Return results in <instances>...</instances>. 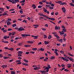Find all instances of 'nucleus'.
Returning a JSON list of instances; mask_svg holds the SVG:
<instances>
[{"instance_id":"nucleus-1","label":"nucleus","mask_w":74,"mask_h":74,"mask_svg":"<svg viewBox=\"0 0 74 74\" xmlns=\"http://www.w3.org/2000/svg\"><path fill=\"white\" fill-rule=\"evenodd\" d=\"M67 32V30L65 29H62V30L61 32L59 31V33L60 34V35L62 36V35H63V34H64V32Z\"/></svg>"},{"instance_id":"nucleus-2","label":"nucleus","mask_w":74,"mask_h":74,"mask_svg":"<svg viewBox=\"0 0 74 74\" xmlns=\"http://www.w3.org/2000/svg\"><path fill=\"white\" fill-rule=\"evenodd\" d=\"M21 36L23 38H26L27 36H30V34H21Z\"/></svg>"},{"instance_id":"nucleus-3","label":"nucleus","mask_w":74,"mask_h":74,"mask_svg":"<svg viewBox=\"0 0 74 74\" xmlns=\"http://www.w3.org/2000/svg\"><path fill=\"white\" fill-rule=\"evenodd\" d=\"M23 30H25V29H24L22 27H20L18 28V31L19 32H21V31H23Z\"/></svg>"},{"instance_id":"nucleus-4","label":"nucleus","mask_w":74,"mask_h":74,"mask_svg":"<svg viewBox=\"0 0 74 74\" xmlns=\"http://www.w3.org/2000/svg\"><path fill=\"white\" fill-rule=\"evenodd\" d=\"M31 37H34V39H37V38H38V35L36 36H34V35H31Z\"/></svg>"},{"instance_id":"nucleus-5","label":"nucleus","mask_w":74,"mask_h":74,"mask_svg":"<svg viewBox=\"0 0 74 74\" xmlns=\"http://www.w3.org/2000/svg\"><path fill=\"white\" fill-rule=\"evenodd\" d=\"M62 11H63L64 13H65L66 12V9L64 7H63V8H62Z\"/></svg>"},{"instance_id":"nucleus-6","label":"nucleus","mask_w":74,"mask_h":74,"mask_svg":"<svg viewBox=\"0 0 74 74\" xmlns=\"http://www.w3.org/2000/svg\"><path fill=\"white\" fill-rule=\"evenodd\" d=\"M10 38V36H5L4 37V39H5V40H6V39H7V38Z\"/></svg>"},{"instance_id":"nucleus-7","label":"nucleus","mask_w":74,"mask_h":74,"mask_svg":"<svg viewBox=\"0 0 74 74\" xmlns=\"http://www.w3.org/2000/svg\"><path fill=\"white\" fill-rule=\"evenodd\" d=\"M32 6L33 8L34 9H35V8H36V5L34 4H33L32 5Z\"/></svg>"},{"instance_id":"nucleus-8","label":"nucleus","mask_w":74,"mask_h":74,"mask_svg":"<svg viewBox=\"0 0 74 74\" xmlns=\"http://www.w3.org/2000/svg\"><path fill=\"white\" fill-rule=\"evenodd\" d=\"M24 47H31V45H24Z\"/></svg>"},{"instance_id":"nucleus-9","label":"nucleus","mask_w":74,"mask_h":74,"mask_svg":"<svg viewBox=\"0 0 74 74\" xmlns=\"http://www.w3.org/2000/svg\"><path fill=\"white\" fill-rule=\"evenodd\" d=\"M49 19H50L51 21H55V19L54 18H49Z\"/></svg>"},{"instance_id":"nucleus-10","label":"nucleus","mask_w":74,"mask_h":74,"mask_svg":"<svg viewBox=\"0 0 74 74\" xmlns=\"http://www.w3.org/2000/svg\"><path fill=\"white\" fill-rule=\"evenodd\" d=\"M17 53L18 54L19 53V54H22L23 53V51H18L17 52Z\"/></svg>"},{"instance_id":"nucleus-11","label":"nucleus","mask_w":74,"mask_h":74,"mask_svg":"<svg viewBox=\"0 0 74 74\" xmlns=\"http://www.w3.org/2000/svg\"><path fill=\"white\" fill-rule=\"evenodd\" d=\"M60 5H64V4L65 5L67 4V3H66V2H63L61 3H60Z\"/></svg>"},{"instance_id":"nucleus-12","label":"nucleus","mask_w":74,"mask_h":74,"mask_svg":"<svg viewBox=\"0 0 74 74\" xmlns=\"http://www.w3.org/2000/svg\"><path fill=\"white\" fill-rule=\"evenodd\" d=\"M7 67V65H3L1 66V67L4 69L5 68H6Z\"/></svg>"},{"instance_id":"nucleus-13","label":"nucleus","mask_w":74,"mask_h":74,"mask_svg":"<svg viewBox=\"0 0 74 74\" xmlns=\"http://www.w3.org/2000/svg\"><path fill=\"white\" fill-rule=\"evenodd\" d=\"M45 18H47V19H49V17H48V16H46L45 15H44V16H43Z\"/></svg>"},{"instance_id":"nucleus-14","label":"nucleus","mask_w":74,"mask_h":74,"mask_svg":"<svg viewBox=\"0 0 74 74\" xmlns=\"http://www.w3.org/2000/svg\"><path fill=\"white\" fill-rule=\"evenodd\" d=\"M44 42L45 45H47V44H48L49 43V42H47L46 41H45Z\"/></svg>"},{"instance_id":"nucleus-15","label":"nucleus","mask_w":74,"mask_h":74,"mask_svg":"<svg viewBox=\"0 0 74 74\" xmlns=\"http://www.w3.org/2000/svg\"><path fill=\"white\" fill-rule=\"evenodd\" d=\"M54 36H55V37H56L58 38H60V37H59V36H58L57 34L56 35H54Z\"/></svg>"},{"instance_id":"nucleus-16","label":"nucleus","mask_w":74,"mask_h":74,"mask_svg":"<svg viewBox=\"0 0 74 74\" xmlns=\"http://www.w3.org/2000/svg\"><path fill=\"white\" fill-rule=\"evenodd\" d=\"M48 57H46L45 58V59H44L43 60L44 61H45V62H46V61H47V60H48Z\"/></svg>"},{"instance_id":"nucleus-17","label":"nucleus","mask_w":74,"mask_h":74,"mask_svg":"<svg viewBox=\"0 0 74 74\" xmlns=\"http://www.w3.org/2000/svg\"><path fill=\"white\" fill-rule=\"evenodd\" d=\"M41 72L42 73V74H45L46 73V71H41Z\"/></svg>"},{"instance_id":"nucleus-18","label":"nucleus","mask_w":74,"mask_h":74,"mask_svg":"<svg viewBox=\"0 0 74 74\" xmlns=\"http://www.w3.org/2000/svg\"><path fill=\"white\" fill-rule=\"evenodd\" d=\"M44 49H45L44 48H41L39 50V51H44Z\"/></svg>"},{"instance_id":"nucleus-19","label":"nucleus","mask_w":74,"mask_h":74,"mask_svg":"<svg viewBox=\"0 0 74 74\" xmlns=\"http://www.w3.org/2000/svg\"><path fill=\"white\" fill-rule=\"evenodd\" d=\"M23 10V9H21L20 10V12L21 14H23V10Z\"/></svg>"},{"instance_id":"nucleus-20","label":"nucleus","mask_w":74,"mask_h":74,"mask_svg":"<svg viewBox=\"0 0 74 74\" xmlns=\"http://www.w3.org/2000/svg\"><path fill=\"white\" fill-rule=\"evenodd\" d=\"M68 55H69V56H72L73 57L74 56L73 55L71 54V53H70L69 52L68 53Z\"/></svg>"},{"instance_id":"nucleus-21","label":"nucleus","mask_w":74,"mask_h":74,"mask_svg":"<svg viewBox=\"0 0 74 74\" xmlns=\"http://www.w3.org/2000/svg\"><path fill=\"white\" fill-rule=\"evenodd\" d=\"M54 53H56V54L57 56H58V55H59V54H58V52H57L56 51H55Z\"/></svg>"},{"instance_id":"nucleus-22","label":"nucleus","mask_w":74,"mask_h":74,"mask_svg":"<svg viewBox=\"0 0 74 74\" xmlns=\"http://www.w3.org/2000/svg\"><path fill=\"white\" fill-rule=\"evenodd\" d=\"M9 50H10V51H12L14 50V48H13L12 47L11 48H9Z\"/></svg>"},{"instance_id":"nucleus-23","label":"nucleus","mask_w":74,"mask_h":74,"mask_svg":"<svg viewBox=\"0 0 74 74\" xmlns=\"http://www.w3.org/2000/svg\"><path fill=\"white\" fill-rule=\"evenodd\" d=\"M49 36L48 37V39H50L51 38V37H52V36L51 35H49Z\"/></svg>"},{"instance_id":"nucleus-24","label":"nucleus","mask_w":74,"mask_h":74,"mask_svg":"<svg viewBox=\"0 0 74 74\" xmlns=\"http://www.w3.org/2000/svg\"><path fill=\"white\" fill-rule=\"evenodd\" d=\"M11 22L10 21H8L7 22V25H10Z\"/></svg>"},{"instance_id":"nucleus-25","label":"nucleus","mask_w":74,"mask_h":74,"mask_svg":"<svg viewBox=\"0 0 74 74\" xmlns=\"http://www.w3.org/2000/svg\"><path fill=\"white\" fill-rule=\"evenodd\" d=\"M69 4L71 6H72V7H74V4H73V3H69Z\"/></svg>"},{"instance_id":"nucleus-26","label":"nucleus","mask_w":74,"mask_h":74,"mask_svg":"<svg viewBox=\"0 0 74 74\" xmlns=\"http://www.w3.org/2000/svg\"><path fill=\"white\" fill-rule=\"evenodd\" d=\"M24 61L25 62H26V63H28V62H29L28 60H27L25 59H24Z\"/></svg>"},{"instance_id":"nucleus-27","label":"nucleus","mask_w":74,"mask_h":74,"mask_svg":"<svg viewBox=\"0 0 74 74\" xmlns=\"http://www.w3.org/2000/svg\"><path fill=\"white\" fill-rule=\"evenodd\" d=\"M16 33L15 32H12V36H14V35H15V34Z\"/></svg>"},{"instance_id":"nucleus-28","label":"nucleus","mask_w":74,"mask_h":74,"mask_svg":"<svg viewBox=\"0 0 74 74\" xmlns=\"http://www.w3.org/2000/svg\"><path fill=\"white\" fill-rule=\"evenodd\" d=\"M50 59H51L52 60V59H55V57L52 56L51 58Z\"/></svg>"},{"instance_id":"nucleus-29","label":"nucleus","mask_w":74,"mask_h":74,"mask_svg":"<svg viewBox=\"0 0 74 74\" xmlns=\"http://www.w3.org/2000/svg\"><path fill=\"white\" fill-rule=\"evenodd\" d=\"M49 69H50L48 67H46L45 68V69H44L45 70H46V69H47V70H49Z\"/></svg>"},{"instance_id":"nucleus-30","label":"nucleus","mask_w":74,"mask_h":74,"mask_svg":"<svg viewBox=\"0 0 74 74\" xmlns=\"http://www.w3.org/2000/svg\"><path fill=\"white\" fill-rule=\"evenodd\" d=\"M58 41H59L60 42H61L63 41V39H58Z\"/></svg>"},{"instance_id":"nucleus-31","label":"nucleus","mask_w":74,"mask_h":74,"mask_svg":"<svg viewBox=\"0 0 74 74\" xmlns=\"http://www.w3.org/2000/svg\"><path fill=\"white\" fill-rule=\"evenodd\" d=\"M43 11L45 12H47V10L45 9V8H44L43 9Z\"/></svg>"},{"instance_id":"nucleus-32","label":"nucleus","mask_w":74,"mask_h":74,"mask_svg":"<svg viewBox=\"0 0 74 74\" xmlns=\"http://www.w3.org/2000/svg\"><path fill=\"white\" fill-rule=\"evenodd\" d=\"M2 42H4L5 43H6V44H8V43H9V42H8V41H2Z\"/></svg>"},{"instance_id":"nucleus-33","label":"nucleus","mask_w":74,"mask_h":74,"mask_svg":"<svg viewBox=\"0 0 74 74\" xmlns=\"http://www.w3.org/2000/svg\"><path fill=\"white\" fill-rule=\"evenodd\" d=\"M38 14H39V15H40V16H44V15L43 14H40V13H38Z\"/></svg>"},{"instance_id":"nucleus-34","label":"nucleus","mask_w":74,"mask_h":74,"mask_svg":"<svg viewBox=\"0 0 74 74\" xmlns=\"http://www.w3.org/2000/svg\"><path fill=\"white\" fill-rule=\"evenodd\" d=\"M69 60H70L71 61L73 62H74V61L73 60V58H69Z\"/></svg>"},{"instance_id":"nucleus-35","label":"nucleus","mask_w":74,"mask_h":74,"mask_svg":"<svg viewBox=\"0 0 74 74\" xmlns=\"http://www.w3.org/2000/svg\"><path fill=\"white\" fill-rule=\"evenodd\" d=\"M25 0H23L22 1H20V3H25Z\"/></svg>"},{"instance_id":"nucleus-36","label":"nucleus","mask_w":74,"mask_h":74,"mask_svg":"<svg viewBox=\"0 0 74 74\" xmlns=\"http://www.w3.org/2000/svg\"><path fill=\"white\" fill-rule=\"evenodd\" d=\"M27 42V43H32V44H33V42H32L31 41H28Z\"/></svg>"},{"instance_id":"nucleus-37","label":"nucleus","mask_w":74,"mask_h":74,"mask_svg":"<svg viewBox=\"0 0 74 74\" xmlns=\"http://www.w3.org/2000/svg\"><path fill=\"white\" fill-rule=\"evenodd\" d=\"M32 49L33 51H36L37 49V48H33Z\"/></svg>"},{"instance_id":"nucleus-38","label":"nucleus","mask_w":74,"mask_h":74,"mask_svg":"<svg viewBox=\"0 0 74 74\" xmlns=\"http://www.w3.org/2000/svg\"><path fill=\"white\" fill-rule=\"evenodd\" d=\"M7 32V30L6 29L4 30L3 31V33H6Z\"/></svg>"},{"instance_id":"nucleus-39","label":"nucleus","mask_w":74,"mask_h":74,"mask_svg":"<svg viewBox=\"0 0 74 74\" xmlns=\"http://www.w3.org/2000/svg\"><path fill=\"white\" fill-rule=\"evenodd\" d=\"M46 7H51V5H46Z\"/></svg>"},{"instance_id":"nucleus-40","label":"nucleus","mask_w":74,"mask_h":74,"mask_svg":"<svg viewBox=\"0 0 74 74\" xmlns=\"http://www.w3.org/2000/svg\"><path fill=\"white\" fill-rule=\"evenodd\" d=\"M38 69V68L37 67H36L34 68V70H37Z\"/></svg>"},{"instance_id":"nucleus-41","label":"nucleus","mask_w":74,"mask_h":74,"mask_svg":"<svg viewBox=\"0 0 74 74\" xmlns=\"http://www.w3.org/2000/svg\"><path fill=\"white\" fill-rule=\"evenodd\" d=\"M23 22H25V23H27V21L25 20H24L23 21Z\"/></svg>"},{"instance_id":"nucleus-42","label":"nucleus","mask_w":74,"mask_h":74,"mask_svg":"<svg viewBox=\"0 0 74 74\" xmlns=\"http://www.w3.org/2000/svg\"><path fill=\"white\" fill-rule=\"evenodd\" d=\"M64 71L69 72V70L68 69H65L64 70Z\"/></svg>"},{"instance_id":"nucleus-43","label":"nucleus","mask_w":74,"mask_h":74,"mask_svg":"<svg viewBox=\"0 0 74 74\" xmlns=\"http://www.w3.org/2000/svg\"><path fill=\"white\" fill-rule=\"evenodd\" d=\"M0 10L1 11H4V9L2 8H0Z\"/></svg>"},{"instance_id":"nucleus-44","label":"nucleus","mask_w":74,"mask_h":74,"mask_svg":"<svg viewBox=\"0 0 74 74\" xmlns=\"http://www.w3.org/2000/svg\"><path fill=\"white\" fill-rule=\"evenodd\" d=\"M21 60H17L16 61V62L17 63H19V62H21Z\"/></svg>"},{"instance_id":"nucleus-45","label":"nucleus","mask_w":74,"mask_h":74,"mask_svg":"<svg viewBox=\"0 0 74 74\" xmlns=\"http://www.w3.org/2000/svg\"><path fill=\"white\" fill-rule=\"evenodd\" d=\"M7 58H8V57H7L3 56V59H7Z\"/></svg>"},{"instance_id":"nucleus-46","label":"nucleus","mask_w":74,"mask_h":74,"mask_svg":"<svg viewBox=\"0 0 74 74\" xmlns=\"http://www.w3.org/2000/svg\"><path fill=\"white\" fill-rule=\"evenodd\" d=\"M22 43H20L18 44V46H21L22 45Z\"/></svg>"},{"instance_id":"nucleus-47","label":"nucleus","mask_w":74,"mask_h":74,"mask_svg":"<svg viewBox=\"0 0 74 74\" xmlns=\"http://www.w3.org/2000/svg\"><path fill=\"white\" fill-rule=\"evenodd\" d=\"M18 57L22 56V55H21L20 54L18 53Z\"/></svg>"},{"instance_id":"nucleus-48","label":"nucleus","mask_w":74,"mask_h":74,"mask_svg":"<svg viewBox=\"0 0 74 74\" xmlns=\"http://www.w3.org/2000/svg\"><path fill=\"white\" fill-rule=\"evenodd\" d=\"M12 29L11 28H9L8 30V31H11V30H12Z\"/></svg>"},{"instance_id":"nucleus-49","label":"nucleus","mask_w":74,"mask_h":74,"mask_svg":"<svg viewBox=\"0 0 74 74\" xmlns=\"http://www.w3.org/2000/svg\"><path fill=\"white\" fill-rule=\"evenodd\" d=\"M52 34H54V35H56V34H56V33L55 32H52Z\"/></svg>"},{"instance_id":"nucleus-50","label":"nucleus","mask_w":74,"mask_h":74,"mask_svg":"<svg viewBox=\"0 0 74 74\" xmlns=\"http://www.w3.org/2000/svg\"><path fill=\"white\" fill-rule=\"evenodd\" d=\"M5 7L7 9H8V10L9 9V8H10V7H8V6H6Z\"/></svg>"},{"instance_id":"nucleus-51","label":"nucleus","mask_w":74,"mask_h":74,"mask_svg":"<svg viewBox=\"0 0 74 74\" xmlns=\"http://www.w3.org/2000/svg\"><path fill=\"white\" fill-rule=\"evenodd\" d=\"M64 69H65V67H63V68H62V69H60V70L61 71H63V70H64Z\"/></svg>"},{"instance_id":"nucleus-52","label":"nucleus","mask_w":74,"mask_h":74,"mask_svg":"<svg viewBox=\"0 0 74 74\" xmlns=\"http://www.w3.org/2000/svg\"><path fill=\"white\" fill-rule=\"evenodd\" d=\"M7 15V14L6 12H4L3 13V16H4V15Z\"/></svg>"},{"instance_id":"nucleus-53","label":"nucleus","mask_w":74,"mask_h":74,"mask_svg":"<svg viewBox=\"0 0 74 74\" xmlns=\"http://www.w3.org/2000/svg\"><path fill=\"white\" fill-rule=\"evenodd\" d=\"M15 11V9H12L9 10V11Z\"/></svg>"},{"instance_id":"nucleus-54","label":"nucleus","mask_w":74,"mask_h":74,"mask_svg":"<svg viewBox=\"0 0 74 74\" xmlns=\"http://www.w3.org/2000/svg\"><path fill=\"white\" fill-rule=\"evenodd\" d=\"M11 74H15L14 71H12L11 72Z\"/></svg>"},{"instance_id":"nucleus-55","label":"nucleus","mask_w":74,"mask_h":74,"mask_svg":"<svg viewBox=\"0 0 74 74\" xmlns=\"http://www.w3.org/2000/svg\"><path fill=\"white\" fill-rule=\"evenodd\" d=\"M14 1H15L16 3H18L19 1V0H15Z\"/></svg>"},{"instance_id":"nucleus-56","label":"nucleus","mask_w":74,"mask_h":74,"mask_svg":"<svg viewBox=\"0 0 74 74\" xmlns=\"http://www.w3.org/2000/svg\"><path fill=\"white\" fill-rule=\"evenodd\" d=\"M55 30H58V27H57V26L56 25L55 27Z\"/></svg>"},{"instance_id":"nucleus-57","label":"nucleus","mask_w":74,"mask_h":74,"mask_svg":"<svg viewBox=\"0 0 74 74\" xmlns=\"http://www.w3.org/2000/svg\"><path fill=\"white\" fill-rule=\"evenodd\" d=\"M23 65H28V64H27V63H23Z\"/></svg>"},{"instance_id":"nucleus-58","label":"nucleus","mask_w":74,"mask_h":74,"mask_svg":"<svg viewBox=\"0 0 74 74\" xmlns=\"http://www.w3.org/2000/svg\"><path fill=\"white\" fill-rule=\"evenodd\" d=\"M19 38V37H17L15 38V40H18Z\"/></svg>"},{"instance_id":"nucleus-59","label":"nucleus","mask_w":74,"mask_h":74,"mask_svg":"<svg viewBox=\"0 0 74 74\" xmlns=\"http://www.w3.org/2000/svg\"><path fill=\"white\" fill-rule=\"evenodd\" d=\"M60 53H62V54H63L64 53V52L63 51H60Z\"/></svg>"},{"instance_id":"nucleus-60","label":"nucleus","mask_w":74,"mask_h":74,"mask_svg":"<svg viewBox=\"0 0 74 74\" xmlns=\"http://www.w3.org/2000/svg\"><path fill=\"white\" fill-rule=\"evenodd\" d=\"M62 28H64V29H66V27L63 25H62V27H61Z\"/></svg>"},{"instance_id":"nucleus-61","label":"nucleus","mask_w":74,"mask_h":74,"mask_svg":"<svg viewBox=\"0 0 74 74\" xmlns=\"http://www.w3.org/2000/svg\"><path fill=\"white\" fill-rule=\"evenodd\" d=\"M34 26H36V27H38L39 25H34Z\"/></svg>"},{"instance_id":"nucleus-62","label":"nucleus","mask_w":74,"mask_h":74,"mask_svg":"<svg viewBox=\"0 0 74 74\" xmlns=\"http://www.w3.org/2000/svg\"><path fill=\"white\" fill-rule=\"evenodd\" d=\"M4 49H5L9 50V48H8L7 47H5Z\"/></svg>"},{"instance_id":"nucleus-63","label":"nucleus","mask_w":74,"mask_h":74,"mask_svg":"<svg viewBox=\"0 0 74 74\" xmlns=\"http://www.w3.org/2000/svg\"><path fill=\"white\" fill-rule=\"evenodd\" d=\"M42 7V6L41 5H39L38 6V8H40Z\"/></svg>"},{"instance_id":"nucleus-64","label":"nucleus","mask_w":74,"mask_h":74,"mask_svg":"<svg viewBox=\"0 0 74 74\" xmlns=\"http://www.w3.org/2000/svg\"><path fill=\"white\" fill-rule=\"evenodd\" d=\"M44 57H41L40 58V59H44Z\"/></svg>"}]
</instances>
